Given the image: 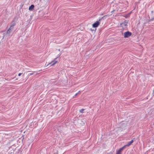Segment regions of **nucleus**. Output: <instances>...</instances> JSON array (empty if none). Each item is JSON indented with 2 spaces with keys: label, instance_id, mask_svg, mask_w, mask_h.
Listing matches in <instances>:
<instances>
[{
  "label": "nucleus",
  "instance_id": "11",
  "mask_svg": "<svg viewBox=\"0 0 154 154\" xmlns=\"http://www.w3.org/2000/svg\"><path fill=\"white\" fill-rule=\"evenodd\" d=\"M33 72L31 73L28 74V76H30V75H33Z\"/></svg>",
  "mask_w": 154,
  "mask_h": 154
},
{
  "label": "nucleus",
  "instance_id": "5",
  "mask_svg": "<svg viewBox=\"0 0 154 154\" xmlns=\"http://www.w3.org/2000/svg\"><path fill=\"white\" fill-rule=\"evenodd\" d=\"M13 29V28H12V26H10V28L7 31V34H8L9 35L10 33L11 32V31Z\"/></svg>",
  "mask_w": 154,
  "mask_h": 154
},
{
  "label": "nucleus",
  "instance_id": "4",
  "mask_svg": "<svg viewBox=\"0 0 154 154\" xmlns=\"http://www.w3.org/2000/svg\"><path fill=\"white\" fill-rule=\"evenodd\" d=\"M124 149V147H122L120 148L118 151H117L116 154H121L122 152Z\"/></svg>",
  "mask_w": 154,
  "mask_h": 154
},
{
  "label": "nucleus",
  "instance_id": "10",
  "mask_svg": "<svg viewBox=\"0 0 154 154\" xmlns=\"http://www.w3.org/2000/svg\"><path fill=\"white\" fill-rule=\"evenodd\" d=\"M85 109H82L80 110V112L81 113L83 112V111Z\"/></svg>",
  "mask_w": 154,
  "mask_h": 154
},
{
  "label": "nucleus",
  "instance_id": "15",
  "mask_svg": "<svg viewBox=\"0 0 154 154\" xmlns=\"http://www.w3.org/2000/svg\"><path fill=\"white\" fill-rule=\"evenodd\" d=\"M54 154H58L57 153H54Z\"/></svg>",
  "mask_w": 154,
  "mask_h": 154
},
{
  "label": "nucleus",
  "instance_id": "1",
  "mask_svg": "<svg viewBox=\"0 0 154 154\" xmlns=\"http://www.w3.org/2000/svg\"><path fill=\"white\" fill-rule=\"evenodd\" d=\"M132 35L131 32L128 31L125 32L123 34L124 37L125 38H127L129 37Z\"/></svg>",
  "mask_w": 154,
  "mask_h": 154
},
{
  "label": "nucleus",
  "instance_id": "7",
  "mask_svg": "<svg viewBox=\"0 0 154 154\" xmlns=\"http://www.w3.org/2000/svg\"><path fill=\"white\" fill-rule=\"evenodd\" d=\"M128 22L127 21H124L121 24V25L122 27H125L127 26Z\"/></svg>",
  "mask_w": 154,
  "mask_h": 154
},
{
  "label": "nucleus",
  "instance_id": "9",
  "mask_svg": "<svg viewBox=\"0 0 154 154\" xmlns=\"http://www.w3.org/2000/svg\"><path fill=\"white\" fill-rule=\"evenodd\" d=\"M34 7V6L33 5H32L29 8V10L30 11H32Z\"/></svg>",
  "mask_w": 154,
  "mask_h": 154
},
{
  "label": "nucleus",
  "instance_id": "13",
  "mask_svg": "<svg viewBox=\"0 0 154 154\" xmlns=\"http://www.w3.org/2000/svg\"><path fill=\"white\" fill-rule=\"evenodd\" d=\"M80 92V91H79V92H78V93H76V94H75V96H76L77 95L79 94V92Z\"/></svg>",
  "mask_w": 154,
  "mask_h": 154
},
{
  "label": "nucleus",
  "instance_id": "3",
  "mask_svg": "<svg viewBox=\"0 0 154 154\" xmlns=\"http://www.w3.org/2000/svg\"><path fill=\"white\" fill-rule=\"evenodd\" d=\"M133 142V140H132L131 141L129 142L127 144L125 145L123 147H124V148L125 147H128Z\"/></svg>",
  "mask_w": 154,
  "mask_h": 154
},
{
  "label": "nucleus",
  "instance_id": "2",
  "mask_svg": "<svg viewBox=\"0 0 154 154\" xmlns=\"http://www.w3.org/2000/svg\"><path fill=\"white\" fill-rule=\"evenodd\" d=\"M103 17H102V18H101L100 19H99V21H97L95 23H94L92 25V26L94 28H96L98 27V25H99L100 23V21L103 18Z\"/></svg>",
  "mask_w": 154,
  "mask_h": 154
},
{
  "label": "nucleus",
  "instance_id": "8",
  "mask_svg": "<svg viewBox=\"0 0 154 154\" xmlns=\"http://www.w3.org/2000/svg\"><path fill=\"white\" fill-rule=\"evenodd\" d=\"M57 62V61H52L49 64H51V66H53Z\"/></svg>",
  "mask_w": 154,
  "mask_h": 154
},
{
  "label": "nucleus",
  "instance_id": "12",
  "mask_svg": "<svg viewBox=\"0 0 154 154\" xmlns=\"http://www.w3.org/2000/svg\"><path fill=\"white\" fill-rule=\"evenodd\" d=\"M154 20V17H153L152 18L151 20H150V21H152Z\"/></svg>",
  "mask_w": 154,
  "mask_h": 154
},
{
  "label": "nucleus",
  "instance_id": "14",
  "mask_svg": "<svg viewBox=\"0 0 154 154\" xmlns=\"http://www.w3.org/2000/svg\"><path fill=\"white\" fill-rule=\"evenodd\" d=\"M22 73H19V74H18V75L19 76H20L21 75Z\"/></svg>",
  "mask_w": 154,
  "mask_h": 154
},
{
  "label": "nucleus",
  "instance_id": "6",
  "mask_svg": "<svg viewBox=\"0 0 154 154\" xmlns=\"http://www.w3.org/2000/svg\"><path fill=\"white\" fill-rule=\"evenodd\" d=\"M15 22L14 20H13L11 23L10 26H12V28H13L14 26L15 25Z\"/></svg>",
  "mask_w": 154,
  "mask_h": 154
},
{
  "label": "nucleus",
  "instance_id": "17",
  "mask_svg": "<svg viewBox=\"0 0 154 154\" xmlns=\"http://www.w3.org/2000/svg\"><path fill=\"white\" fill-rule=\"evenodd\" d=\"M57 58V57L56 58H55V59H56Z\"/></svg>",
  "mask_w": 154,
  "mask_h": 154
},
{
  "label": "nucleus",
  "instance_id": "16",
  "mask_svg": "<svg viewBox=\"0 0 154 154\" xmlns=\"http://www.w3.org/2000/svg\"><path fill=\"white\" fill-rule=\"evenodd\" d=\"M59 51H60V49H59Z\"/></svg>",
  "mask_w": 154,
  "mask_h": 154
}]
</instances>
